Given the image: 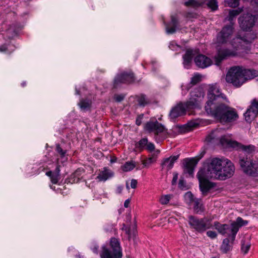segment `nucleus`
Here are the masks:
<instances>
[{"label":"nucleus","instance_id":"obj_29","mask_svg":"<svg viewBox=\"0 0 258 258\" xmlns=\"http://www.w3.org/2000/svg\"><path fill=\"white\" fill-rule=\"evenodd\" d=\"M194 210L197 214H201L204 211V207L202 203V200L196 199L194 201Z\"/></svg>","mask_w":258,"mask_h":258},{"label":"nucleus","instance_id":"obj_44","mask_svg":"<svg viewBox=\"0 0 258 258\" xmlns=\"http://www.w3.org/2000/svg\"><path fill=\"white\" fill-rule=\"evenodd\" d=\"M171 199V195H167L162 196L160 199V203L163 205L167 204Z\"/></svg>","mask_w":258,"mask_h":258},{"label":"nucleus","instance_id":"obj_31","mask_svg":"<svg viewBox=\"0 0 258 258\" xmlns=\"http://www.w3.org/2000/svg\"><path fill=\"white\" fill-rule=\"evenodd\" d=\"M122 230H123L125 233L128 235V239H130L136 235V231L135 226H133L132 228H131V227H127L124 226L122 228Z\"/></svg>","mask_w":258,"mask_h":258},{"label":"nucleus","instance_id":"obj_3","mask_svg":"<svg viewBox=\"0 0 258 258\" xmlns=\"http://www.w3.org/2000/svg\"><path fill=\"white\" fill-rule=\"evenodd\" d=\"M206 112L221 122H232L236 120L238 117L234 109L224 104L222 102L214 108H210L208 104Z\"/></svg>","mask_w":258,"mask_h":258},{"label":"nucleus","instance_id":"obj_20","mask_svg":"<svg viewBox=\"0 0 258 258\" xmlns=\"http://www.w3.org/2000/svg\"><path fill=\"white\" fill-rule=\"evenodd\" d=\"M199 53V50L197 49H188L187 50L185 54L183 56V65L184 68L188 69L191 63L192 58L194 56Z\"/></svg>","mask_w":258,"mask_h":258},{"label":"nucleus","instance_id":"obj_14","mask_svg":"<svg viewBox=\"0 0 258 258\" xmlns=\"http://www.w3.org/2000/svg\"><path fill=\"white\" fill-rule=\"evenodd\" d=\"M135 81L134 76L132 72H125L118 74L114 80V87H117L121 84H130Z\"/></svg>","mask_w":258,"mask_h":258},{"label":"nucleus","instance_id":"obj_23","mask_svg":"<svg viewBox=\"0 0 258 258\" xmlns=\"http://www.w3.org/2000/svg\"><path fill=\"white\" fill-rule=\"evenodd\" d=\"M60 165H57L55 170L49 171L46 173V175L49 176L50 180L53 184H56L60 179Z\"/></svg>","mask_w":258,"mask_h":258},{"label":"nucleus","instance_id":"obj_2","mask_svg":"<svg viewBox=\"0 0 258 258\" xmlns=\"http://www.w3.org/2000/svg\"><path fill=\"white\" fill-rule=\"evenodd\" d=\"M258 76V71L252 69H244L239 66L233 67L228 71L226 76L227 82L239 87L247 80H251Z\"/></svg>","mask_w":258,"mask_h":258},{"label":"nucleus","instance_id":"obj_35","mask_svg":"<svg viewBox=\"0 0 258 258\" xmlns=\"http://www.w3.org/2000/svg\"><path fill=\"white\" fill-rule=\"evenodd\" d=\"M201 81V76L198 74H195L193 77L191 78L190 84L195 85Z\"/></svg>","mask_w":258,"mask_h":258},{"label":"nucleus","instance_id":"obj_9","mask_svg":"<svg viewBox=\"0 0 258 258\" xmlns=\"http://www.w3.org/2000/svg\"><path fill=\"white\" fill-rule=\"evenodd\" d=\"M189 100L186 102L187 108L195 109L200 107L204 99L205 93L201 88H197L190 93Z\"/></svg>","mask_w":258,"mask_h":258},{"label":"nucleus","instance_id":"obj_16","mask_svg":"<svg viewBox=\"0 0 258 258\" xmlns=\"http://www.w3.org/2000/svg\"><path fill=\"white\" fill-rule=\"evenodd\" d=\"M197 176L199 180L200 188L202 195L206 196L207 195L209 191L215 186V184L209 181L208 179L211 178L207 177H203V178H202L199 176V172H198Z\"/></svg>","mask_w":258,"mask_h":258},{"label":"nucleus","instance_id":"obj_32","mask_svg":"<svg viewBox=\"0 0 258 258\" xmlns=\"http://www.w3.org/2000/svg\"><path fill=\"white\" fill-rule=\"evenodd\" d=\"M157 156L155 154H152L150 157L146 160L143 161V164L145 167H148L156 161Z\"/></svg>","mask_w":258,"mask_h":258},{"label":"nucleus","instance_id":"obj_5","mask_svg":"<svg viewBox=\"0 0 258 258\" xmlns=\"http://www.w3.org/2000/svg\"><path fill=\"white\" fill-rule=\"evenodd\" d=\"M239 164L243 171L246 174L258 176V161L251 158L250 156H240Z\"/></svg>","mask_w":258,"mask_h":258},{"label":"nucleus","instance_id":"obj_57","mask_svg":"<svg viewBox=\"0 0 258 258\" xmlns=\"http://www.w3.org/2000/svg\"><path fill=\"white\" fill-rule=\"evenodd\" d=\"M130 203V200L129 199L126 200L124 203V207L128 208Z\"/></svg>","mask_w":258,"mask_h":258},{"label":"nucleus","instance_id":"obj_28","mask_svg":"<svg viewBox=\"0 0 258 258\" xmlns=\"http://www.w3.org/2000/svg\"><path fill=\"white\" fill-rule=\"evenodd\" d=\"M247 42L244 37L236 36L233 39L231 44L234 48H238L242 45L243 43H247Z\"/></svg>","mask_w":258,"mask_h":258},{"label":"nucleus","instance_id":"obj_50","mask_svg":"<svg viewBox=\"0 0 258 258\" xmlns=\"http://www.w3.org/2000/svg\"><path fill=\"white\" fill-rule=\"evenodd\" d=\"M207 235L208 237L212 239L216 238L217 236V234L216 232L213 231H208L207 232Z\"/></svg>","mask_w":258,"mask_h":258},{"label":"nucleus","instance_id":"obj_48","mask_svg":"<svg viewBox=\"0 0 258 258\" xmlns=\"http://www.w3.org/2000/svg\"><path fill=\"white\" fill-rule=\"evenodd\" d=\"M155 146L153 143L151 142H148L146 149L149 152H152L155 150Z\"/></svg>","mask_w":258,"mask_h":258},{"label":"nucleus","instance_id":"obj_7","mask_svg":"<svg viewBox=\"0 0 258 258\" xmlns=\"http://www.w3.org/2000/svg\"><path fill=\"white\" fill-rule=\"evenodd\" d=\"M208 100L206 102L205 108L206 111V107L208 104L210 108L215 107L216 105L222 103V101L225 97L220 92L219 86L217 84L209 85L208 93Z\"/></svg>","mask_w":258,"mask_h":258},{"label":"nucleus","instance_id":"obj_18","mask_svg":"<svg viewBox=\"0 0 258 258\" xmlns=\"http://www.w3.org/2000/svg\"><path fill=\"white\" fill-rule=\"evenodd\" d=\"M196 64L199 68L204 69L210 66L212 61L208 57L203 54H199L195 58Z\"/></svg>","mask_w":258,"mask_h":258},{"label":"nucleus","instance_id":"obj_51","mask_svg":"<svg viewBox=\"0 0 258 258\" xmlns=\"http://www.w3.org/2000/svg\"><path fill=\"white\" fill-rule=\"evenodd\" d=\"M144 117V114H142L139 115L136 118V123L137 125H140L142 123V121Z\"/></svg>","mask_w":258,"mask_h":258},{"label":"nucleus","instance_id":"obj_43","mask_svg":"<svg viewBox=\"0 0 258 258\" xmlns=\"http://www.w3.org/2000/svg\"><path fill=\"white\" fill-rule=\"evenodd\" d=\"M11 47L14 48V46L9 45V46H6V45H3L0 46V52H11L14 50V48H12Z\"/></svg>","mask_w":258,"mask_h":258},{"label":"nucleus","instance_id":"obj_56","mask_svg":"<svg viewBox=\"0 0 258 258\" xmlns=\"http://www.w3.org/2000/svg\"><path fill=\"white\" fill-rule=\"evenodd\" d=\"M91 249L94 253H98V246L94 245L93 247H92Z\"/></svg>","mask_w":258,"mask_h":258},{"label":"nucleus","instance_id":"obj_64","mask_svg":"<svg viewBox=\"0 0 258 258\" xmlns=\"http://www.w3.org/2000/svg\"><path fill=\"white\" fill-rule=\"evenodd\" d=\"M50 188H52V189H54V188L52 187V186H50Z\"/></svg>","mask_w":258,"mask_h":258},{"label":"nucleus","instance_id":"obj_61","mask_svg":"<svg viewBox=\"0 0 258 258\" xmlns=\"http://www.w3.org/2000/svg\"><path fill=\"white\" fill-rule=\"evenodd\" d=\"M22 86L23 87H24L25 85H26V82H23L22 84H21Z\"/></svg>","mask_w":258,"mask_h":258},{"label":"nucleus","instance_id":"obj_25","mask_svg":"<svg viewBox=\"0 0 258 258\" xmlns=\"http://www.w3.org/2000/svg\"><path fill=\"white\" fill-rule=\"evenodd\" d=\"M179 158V155L171 156L168 158H165L163 160L161 166L163 168H166L169 170L171 169L173 166L174 162Z\"/></svg>","mask_w":258,"mask_h":258},{"label":"nucleus","instance_id":"obj_40","mask_svg":"<svg viewBox=\"0 0 258 258\" xmlns=\"http://www.w3.org/2000/svg\"><path fill=\"white\" fill-rule=\"evenodd\" d=\"M149 102L148 100L145 95H141L138 99L139 104L141 106H144Z\"/></svg>","mask_w":258,"mask_h":258},{"label":"nucleus","instance_id":"obj_63","mask_svg":"<svg viewBox=\"0 0 258 258\" xmlns=\"http://www.w3.org/2000/svg\"><path fill=\"white\" fill-rule=\"evenodd\" d=\"M156 63V61H152V63Z\"/></svg>","mask_w":258,"mask_h":258},{"label":"nucleus","instance_id":"obj_42","mask_svg":"<svg viewBox=\"0 0 258 258\" xmlns=\"http://www.w3.org/2000/svg\"><path fill=\"white\" fill-rule=\"evenodd\" d=\"M250 247V244L249 243L245 244L244 242H242L241 250L242 252H243L244 254H246L248 252Z\"/></svg>","mask_w":258,"mask_h":258},{"label":"nucleus","instance_id":"obj_8","mask_svg":"<svg viewBox=\"0 0 258 258\" xmlns=\"http://www.w3.org/2000/svg\"><path fill=\"white\" fill-rule=\"evenodd\" d=\"M188 218L190 227L199 233H203L212 227L211 220L208 218L199 219L191 215L188 216Z\"/></svg>","mask_w":258,"mask_h":258},{"label":"nucleus","instance_id":"obj_1","mask_svg":"<svg viewBox=\"0 0 258 258\" xmlns=\"http://www.w3.org/2000/svg\"><path fill=\"white\" fill-rule=\"evenodd\" d=\"M235 167L228 159L213 158L208 160L199 171V176L219 180H225L234 174Z\"/></svg>","mask_w":258,"mask_h":258},{"label":"nucleus","instance_id":"obj_36","mask_svg":"<svg viewBox=\"0 0 258 258\" xmlns=\"http://www.w3.org/2000/svg\"><path fill=\"white\" fill-rule=\"evenodd\" d=\"M79 105L80 108L83 110H86L88 109L90 106V102L89 100H81Z\"/></svg>","mask_w":258,"mask_h":258},{"label":"nucleus","instance_id":"obj_4","mask_svg":"<svg viewBox=\"0 0 258 258\" xmlns=\"http://www.w3.org/2000/svg\"><path fill=\"white\" fill-rule=\"evenodd\" d=\"M220 142L222 145H227L228 147H232L236 149H241L242 152L240 154V156H250L252 158V155L255 152V147L252 145L247 146L243 145L236 141L228 139L226 136H222L220 139Z\"/></svg>","mask_w":258,"mask_h":258},{"label":"nucleus","instance_id":"obj_47","mask_svg":"<svg viewBox=\"0 0 258 258\" xmlns=\"http://www.w3.org/2000/svg\"><path fill=\"white\" fill-rule=\"evenodd\" d=\"M169 47L172 50H177L180 48V46L175 42L172 41L170 43Z\"/></svg>","mask_w":258,"mask_h":258},{"label":"nucleus","instance_id":"obj_41","mask_svg":"<svg viewBox=\"0 0 258 258\" xmlns=\"http://www.w3.org/2000/svg\"><path fill=\"white\" fill-rule=\"evenodd\" d=\"M184 199L188 203L194 202V200L196 199L195 198L193 195L190 191H188L184 195Z\"/></svg>","mask_w":258,"mask_h":258},{"label":"nucleus","instance_id":"obj_15","mask_svg":"<svg viewBox=\"0 0 258 258\" xmlns=\"http://www.w3.org/2000/svg\"><path fill=\"white\" fill-rule=\"evenodd\" d=\"M258 115V100L253 99L251 101L250 105L244 114L247 122H251Z\"/></svg>","mask_w":258,"mask_h":258},{"label":"nucleus","instance_id":"obj_58","mask_svg":"<svg viewBox=\"0 0 258 258\" xmlns=\"http://www.w3.org/2000/svg\"><path fill=\"white\" fill-rule=\"evenodd\" d=\"M122 187L121 186H118L117 188V191L118 193H121L122 190Z\"/></svg>","mask_w":258,"mask_h":258},{"label":"nucleus","instance_id":"obj_62","mask_svg":"<svg viewBox=\"0 0 258 258\" xmlns=\"http://www.w3.org/2000/svg\"><path fill=\"white\" fill-rule=\"evenodd\" d=\"M126 188H127V189H129V188H130V187H129V186H128V185L127 183H126Z\"/></svg>","mask_w":258,"mask_h":258},{"label":"nucleus","instance_id":"obj_54","mask_svg":"<svg viewBox=\"0 0 258 258\" xmlns=\"http://www.w3.org/2000/svg\"><path fill=\"white\" fill-rule=\"evenodd\" d=\"M178 174L177 173H173V177L172 180V184L174 185L176 183L177 180L178 179Z\"/></svg>","mask_w":258,"mask_h":258},{"label":"nucleus","instance_id":"obj_39","mask_svg":"<svg viewBox=\"0 0 258 258\" xmlns=\"http://www.w3.org/2000/svg\"><path fill=\"white\" fill-rule=\"evenodd\" d=\"M207 5L214 11L217 10L218 8V3L216 0H209Z\"/></svg>","mask_w":258,"mask_h":258},{"label":"nucleus","instance_id":"obj_13","mask_svg":"<svg viewBox=\"0 0 258 258\" xmlns=\"http://www.w3.org/2000/svg\"><path fill=\"white\" fill-rule=\"evenodd\" d=\"M234 28L231 25L224 26L217 35V42L219 44L226 43L229 41L233 33Z\"/></svg>","mask_w":258,"mask_h":258},{"label":"nucleus","instance_id":"obj_30","mask_svg":"<svg viewBox=\"0 0 258 258\" xmlns=\"http://www.w3.org/2000/svg\"><path fill=\"white\" fill-rule=\"evenodd\" d=\"M136 166V162L133 160L126 162L121 167L124 172H128L132 170Z\"/></svg>","mask_w":258,"mask_h":258},{"label":"nucleus","instance_id":"obj_34","mask_svg":"<svg viewBox=\"0 0 258 258\" xmlns=\"http://www.w3.org/2000/svg\"><path fill=\"white\" fill-rule=\"evenodd\" d=\"M247 221L243 220L241 217H238L235 221L232 222L233 224H235L238 228V231L240 227L246 225L247 224Z\"/></svg>","mask_w":258,"mask_h":258},{"label":"nucleus","instance_id":"obj_11","mask_svg":"<svg viewBox=\"0 0 258 258\" xmlns=\"http://www.w3.org/2000/svg\"><path fill=\"white\" fill-rule=\"evenodd\" d=\"M144 130L149 133H153L155 135L156 140L157 137L160 134H165L167 131L165 127L157 120H150L147 121L144 126Z\"/></svg>","mask_w":258,"mask_h":258},{"label":"nucleus","instance_id":"obj_46","mask_svg":"<svg viewBox=\"0 0 258 258\" xmlns=\"http://www.w3.org/2000/svg\"><path fill=\"white\" fill-rule=\"evenodd\" d=\"M17 34V32L10 27L7 30V35L9 38H12Z\"/></svg>","mask_w":258,"mask_h":258},{"label":"nucleus","instance_id":"obj_33","mask_svg":"<svg viewBox=\"0 0 258 258\" xmlns=\"http://www.w3.org/2000/svg\"><path fill=\"white\" fill-rule=\"evenodd\" d=\"M147 138H143L137 142L136 144V147L140 150H143L146 149L147 145L148 144Z\"/></svg>","mask_w":258,"mask_h":258},{"label":"nucleus","instance_id":"obj_49","mask_svg":"<svg viewBox=\"0 0 258 258\" xmlns=\"http://www.w3.org/2000/svg\"><path fill=\"white\" fill-rule=\"evenodd\" d=\"M56 150L61 157H63L66 154V151L63 150L59 145H57L56 147Z\"/></svg>","mask_w":258,"mask_h":258},{"label":"nucleus","instance_id":"obj_24","mask_svg":"<svg viewBox=\"0 0 258 258\" xmlns=\"http://www.w3.org/2000/svg\"><path fill=\"white\" fill-rule=\"evenodd\" d=\"M230 238H226L223 240L220 246V250L223 253H227L232 249L233 242Z\"/></svg>","mask_w":258,"mask_h":258},{"label":"nucleus","instance_id":"obj_60","mask_svg":"<svg viewBox=\"0 0 258 258\" xmlns=\"http://www.w3.org/2000/svg\"><path fill=\"white\" fill-rule=\"evenodd\" d=\"M76 94L79 95L80 93L79 91L76 88Z\"/></svg>","mask_w":258,"mask_h":258},{"label":"nucleus","instance_id":"obj_12","mask_svg":"<svg viewBox=\"0 0 258 258\" xmlns=\"http://www.w3.org/2000/svg\"><path fill=\"white\" fill-rule=\"evenodd\" d=\"M240 28L244 31H250L254 26L256 17L249 13L244 14L238 19Z\"/></svg>","mask_w":258,"mask_h":258},{"label":"nucleus","instance_id":"obj_26","mask_svg":"<svg viewBox=\"0 0 258 258\" xmlns=\"http://www.w3.org/2000/svg\"><path fill=\"white\" fill-rule=\"evenodd\" d=\"M113 176V173L110 169L104 167L100 171L97 178L100 181H105Z\"/></svg>","mask_w":258,"mask_h":258},{"label":"nucleus","instance_id":"obj_6","mask_svg":"<svg viewBox=\"0 0 258 258\" xmlns=\"http://www.w3.org/2000/svg\"><path fill=\"white\" fill-rule=\"evenodd\" d=\"M110 248L105 245L102 247L101 258H121L122 252L118 240L114 238L110 239Z\"/></svg>","mask_w":258,"mask_h":258},{"label":"nucleus","instance_id":"obj_55","mask_svg":"<svg viewBox=\"0 0 258 258\" xmlns=\"http://www.w3.org/2000/svg\"><path fill=\"white\" fill-rule=\"evenodd\" d=\"M137 181L136 179H133L131 182V186L132 188H135L137 187Z\"/></svg>","mask_w":258,"mask_h":258},{"label":"nucleus","instance_id":"obj_10","mask_svg":"<svg viewBox=\"0 0 258 258\" xmlns=\"http://www.w3.org/2000/svg\"><path fill=\"white\" fill-rule=\"evenodd\" d=\"M215 229L219 233L223 235H227L232 240H235L236 235L238 232V228L235 224L232 223L230 225L220 224L218 222H214Z\"/></svg>","mask_w":258,"mask_h":258},{"label":"nucleus","instance_id":"obj_21","mask_svg":"<svg viewBox=\"0 0 258 258\" xmlns=\"http://www.w3.org/2000/svg\"><path fill=\"white\" fill-rule=\"evenodd\" d=\"M166 33L168 34H171L176 32L178 28V22L175 16H171V22L169 23H165Z\"/></svg>","mask_w":258,"mask_h":258},{"label":"nucleus","instance_id":"obj_53","mask_svg":"<svg viewBox=\"0 0 258 258\" xmlns=\"http://www.w3.org/2000/svg\"><path fill=\"white\" fill-rule=\"evenodd\" d=\"M124 98V96L123 95H122V94L116 95L114 96V98H115V100L117 102H120V101H121L122 100H123Z\"/></svg>","mask_w":258,"mask_h":258},{"label":"nucleus","instance_id":"obj_59","mask_svg":"<svg viewBox=\"0 0 258 258\" xmlns=\"http://www.w3.org/2000/svg\"><path fill=\"white\" fill-rule=\"evenodd\" d=\"M251 3L258 5V0H251Z\"/></svg>","mask_w":258,"mask_h":258},{"label":"nucleus","instance_id":"obj_19","mask_svg":"<svg viewBox=\"0 0 258 258\" xmlns=\"http://www.w3.org/2000/svg\"><path fill=\"white\" fill-rule=\"evenodd\" d=\"M199 160V159L196 158L185 159L184 160V172L188 173L189 175H192Z\"/></svg>","mask_w":258,"mask_h":258},{"label":"nucleus","instance_id":"obj_45","mask_svg":"<svg viewBox=\"0 0 258 258\" xmlns=\"http://www.w3.org/2000/svg\"><path fill=\"white\" fill-rule=\"evenodd\" d=\"M218 130L214 131L213 132L211 133L210 135H209L206 140L208 142H211L216 137V134L218 133Z\"/></svg>","mask_w":258,"mask_h":258},{"label":"nucleus","instance_id":"obj_27","mask_svg":"<svg viewBox=\"0 0 258 258\" xmlns=\"http://www.w3.org/2000/svg\"><path fill=\"white\" fill-rule=\"evenodd\" d=\"M243 10L242 8H238L236 10H230L229 12V15L226 18V20L229 21L230 23V25L233 26L234 23L233 20L235 19L236 17L240 13L242 12Z\"/></svg>","mask_w":258,"mask_h":258},{"label":"nucleus","instance_id":"obj_52","mask_svg":"<svg viewBox=\"0 0 258 258\" xmlns=\"http://www.w3.org/2000/svg\"><path fill=\"white\" fill-rule=\"evenodd\" d=\"M185 182L183 178H180L179 179L178 186L181 189H183L185 187Z\"/></svg>","mask_w":258,"mask_h":258},{"label":"nucleus","instance_id":"obj_37","mask_svg":"<svg viewBox=\"0 0 258 258\" xmlns=\"http://www.w3.org/2000/svg\"><path fill=\"white\" fill-rule=\"evenodd\" d=\"M239 0H225V5L230 7H236L239 5Z\"/></svg>","mask_w":258,"mask_h":258},{"label":"nucleus","instance_id":"obj_17","mask_svg":"<svg viewBox=\"0 0 258 258\" xmlns=\"http://www.w3.org/2000/svg\"><path fill=\"white\" fill-rule=\"evenodd\" d=\"M188 109H191L186 107V102L184 104L182 102H180L174 107L172 108L170 112L169 116L171 119H175L178 116L185 114L186 111Z\"/></svg>","mask_w":258,"mask_h":258},{"label":"nucleus","instance_id":"obj_38","mask_svg":"<svg viewBox=\"0 0 258 258\" xmlns=\"http://www.w3.org/2000/svg\"><path fill=\"white\" fill-rule=\"evenodd\" d=\"M184 4L186 6H191L192 7H198L201 5V3L197 0H188L185 2Z\"/></svg>","mask_w":258,"mask_h":258},{"label":"nucleus","instance_id":"obj_22","mask_svg":"<svg viewBox=\"0 0 258 258\" xmlns=\"http://www.w3.org/2000/svg\"><path fill=\"white\" fill-rule=\"evenodd\" d=\"M235 52L229 49H224L219 52L217 55L215 56V63L217 66H219L221 62L227 56H234L235 55Z\"/></svg>","mask_w":258,"mask_h":258}]
</instances>
